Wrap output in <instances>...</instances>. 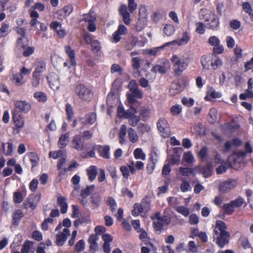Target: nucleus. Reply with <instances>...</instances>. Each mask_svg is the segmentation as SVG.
Returning <instances> with one entry per match:
<instances>
[{"label":"nucleus","mask_w":253,"mask_h":253,"mask_svg":"<svg viewBox=\"0 0 253 253\" xmlns=\"http://www.w3.org/2000/svg\"><path fill=\"white\" fill-rule=\"evenodd\" d=\"M173 72L177 76H180L182 72L187 68L188 64L184 59L180 58L176 55H173L171 58Z\"/></svg>","instance_id":"nucleus-1"},{"label":"nucleus","mask_w":253,"mask_h":253,"mask_svg":"<svg viewBox=\"0 0 253 253\" xmlns=\"http://www.w3.org/2000/svg\"><path fill=\"white\" fill-rule=\"evenodd\" d=\"M76 94L82 100L89 101L93 97L92 91L84 85L78 84L75 88Z\"/></svg>","instance_id":"nucleus-2"},{"label":"nucleus","mask_w":253,"mask_h":253,"mask_svg":"<svg viewBox=\"0 0 253 253\" xmlns=\"http://www.w3.org/2000/svg\"><path fill=\"white\" fill-rule=\"evenodd\" d=\"M147 22V14L146 8L144 6H141L139 9V18L135 27L136 31H141L145 27Z\"/></svg>","instance_id":"nucleus-3"},{"label":"nucleus","mask_w":253,"mask_h":253,"mask_svg":"<svg viewBox=\"0 0 253 253\" xmlns=\"http://www.w3.org/2000/svg\"><path fill=\"white\" fill-rule=\"evenodd\" d=\"M213 238L216 240V244L221 248L229 243L230 234L229 232L220 233L217 231H213Z\"/></svg>","instance_id":"nucleus-4"},{"label":"nucleus","mask_w":253,"mask_h":253,"mask_svg":"<svg viewBox=\"0 0 253 253\" xmlns=\"http://www.w3.org/2000/svg\"><path fill=\"white\" fill-rule=\"evenodd\" d=\"M237 184V180L234 179H228L221 181L219 185V191L223 193H228L236 187Z\"/></svg>","instance_id":"nucleus-5"},{"label":"nucleus","mask_w":253,"mask_h":253,"mask_svg":"<svg viewBox=\"0 0 253 253\" xmlns=\"http://www.w3.org/2000/svg\"><path fill=\"white\" fill-rule=\"evenodd\" d=\"M15 109L13 111H18L20 113H27L31 109V105L29 102L24 100H15L13 103Z\"/></svg>","instance_id":"nucleus-6"},{"label":"nucleus","mask_w":253,"mask_h":253,"mask_svg":"<svg viewBox=\"0 0 253 253\" xmlns=\"http://www.w3.org/2000/svg\"><path fill=\"white\" fill-rule=\"evenodd\" d=\"M171 222V216L169 214L162 215L160 219L153 222V227L156 231H161L164 226L169 225Z\"/></svg>","instance_id":"nucleus-7"},{"label":"nucleus","mask_w":253,"mask_h":253,"mask_svg":"<svg viewBox=\"0 0 253 253\" xmlns=\"http://www.w3.org/2000/svg\"><path fill=\"white\" fill-rule=\"evenodd\" d=\"M205 21L207 22L208 28L212 30H215L219 24V19L211 12L206 15Z\"/></svg>","instance_id":"nucleus-8"},{"label":"nucleus","mask_w":253,"mask_h":253,"mask_svg":"<svg viewBox=\"0 0 253 253\" xmlns=\"http://www.w3.org/2000/svg\"><path fill=\"white\" fill-rule=\"evenodd\" d=\"M157 127L164 137H168L170 135L169 125L165 119L161 118L158 120Z\"/></svg>","instance_id":"nucleus-9"},{"label":"nucleus","mask_w":253,"mask_h":253,"mask_svg":"<svg viewBox=\"0 0 253 253\" xmlns=\"http://www.w3.org/2000/svg\"><path fill=\"white\" fill-rule=\"evenodd\" d=\"M70 235V231L68 228H64L63 231H59L56 235V244L58 246H62Z\"/></svg>","instance_id":"nucleus-10"},{"label":"nucleus","mask_w":253,"mask_h":253,"mask_svg":"<svg viewBox=\"0 0 253 253\" xmlns=\"http://www.w3.org/2000/svg\"><path fill=\"white\" fill-rule=\"evenodd\" d=\"M50 87L53 90H58L60 87V80L59 76L54 73H51L47 77Z\"/></svg>","instance_id":"nucleus-11"},{"label":"nucleus","mask_w":253,"mask_h":253,"mask_svg":"<svg viewBox=\"0 0 253 253\" xmlns=\"http://www.w3.org/2000/svg\"><path fill=\"white\" fill-rule=\"evenodd\" d=\"M64 50L68 56V62L71 66H76V53L75 50L70 45H66Z\"/></svg>","instance_id":"nucleus-12"},{"label":"nucleus","mask_w":253,"mask_h":253,"mask_svg":"<svg viewBox=\"0 0 253 253\" xmlns=\"http://www.w3.org/2000/svg\"><path fill=\"white\" fill-rule=\"evenodd\" d=\"M12 118L16 126L19 129L22 128L24 125V119L18 111H12Z\"/></svg>","instance_id":"nucleus-13"},{"label":"nucleus","mask_w":253,"mask_h":253,"mask_svg":"<svg viewBox=\"0 0 253 253\" xmlns=\"http://www.w3.org/2000/svg\"><path fill=\"white\" fill-rule=\"evenodd\" d=\"M119 11L120 14L122 16L124 22L126 25H129L131 19L129 13L127 11V6L125 4H122L119 7Z\"/></svg>","instance_id":"nucleus-14"},{"label":"nucleus","mask_w":253,"mask_h":253,"mask_svg":"<svg viewBox=\"0 0 253 253\" xmlns=\"http://www.w3.org/2000/svg\"><path fill=\"white\" fill-rule=\"evenodd\" d=\"M95 150L102 158L106 159H109L110 158L109 154L110 146L109 145H97L95 147Z\"/></svg>","instance_id":"nucleus-15"},{"label":"nucleus","mask_w":253,"mask_h":253,"mask_svg":"<svg viewBox=\"0 0 253 253\" xmlns=\"http://www.w3.org/2000/svg\"><path fill=\"white\" fill-rule=\"evenodd\" d=\"M127 28L123 25H120L116 31L113 35V40L114 42H118L121 40V36L125 35Z\"/></svg>","instance_id":"nucleus-16"},{"label":"nucleus","mask_w":253,"mask_h":253,"mask_svg":"<svg viewBox=\"0 0 253 253\" xmlns=\"http://www.w3.org/2000/svg\"><path fill=\"white\" fill-rule=\"evenodd\" d=\"M169 68V63L168 60H166L163 65H156L151 69V71L154 73L159 72L161 74H165Z\"/></svg>","instance_id":"nucleus-17"},{"label":"nucleus","mask_w":253,"mask_h":253,"mask_svg":"<svg viewBox=\"0 0 253 253\" xmlns=\"http://www.w3.org/2000/svg\"><path fill=\"white\" fill-rule=\"evenodd\" d=\"M46 69V64L43 61H38L35 63V71L33 73L41 75Z\"/></svg>","instance_id":"nucleus-18"},{"label":"nucleus","mask_w":253,"mask_h":253,"mask_svg":"<svg viewBox=\"0 0 253 253\" xmlns=\"http://www.w3.org/2000/svg\"><path fill=\"white\" fill-rule=\"evenodd\" d=\"M73 147L78 151H82L84 148V142L79 135H76L72 140Z\"/></svg>","instance_id":"nucleus-19"},{"label":"nucleus","mask_w":253,"mask_h":253,"mask_svg":"<svg viewBox=\"0 0 253 253\" xmlns=\"http://www.w3.org/2000/svg\"><path fill=\"white\" fill-rule=\"evenodd\" d=\"M57 204L61 207V212L62 214L65 213L68 209V204L66 202V198L62 196L58 197L57 198Z\"/></svg>","instance_id":"nucleus-20"},{"label":"nucleus","mask_w":253,"mask_h":253,"mask_svg":"<svg viewBox=\"0 0 253 253\" xmlns=\"http://www.w3.org/2000/svg\"><path fill=\"white\" fill-rule=\"evenodd\" d=\"M23 216L24 214L21 210H17L15 211L12 213V224L13 225H17L19 221Z\"/></svg>","instance_id":"nucleus-21"},{"label":"nucleus","mask_w":253,"mask_h":253,"mask_svg":"<svg viewBox=\"0 0 253 253\" xmlns=\"http://www.w3.org/2000/svg\"><path fill=\"white\" fill-rule=\"evenodd\" d=\"M102 200V197L99 193H95L90 197V202L93 208L99 207Z\"/></svg>","instance_id":"nucleus-22"},{"label":"nucleus","mask_w":253,"mask_h":253,"mask_svg":"<svg viewBox=\"0 0 253 253\" xmlns=\"http://www.w3.org/2000/svg\"><path fill=\"white\" fill-rule=\"evenodd\" d=\"M69 142V135L68 133H65L59 137L58 145L60 148L65 147Z\"/></svg>","instance_id":"nucleus-23"},{"label":"nucleus","mask_w":253,"mask_h":253,"mask_svg":"<svg viewBox=\"0 0 253 253\" xmlns=\"http://www.w3.org/2000/svg\"><path fill=\"white\" fill-rule=\"evenodd\" d=\"M227 227L226 224L222 220H218L216 221L214 231H217L218 233H223L228 232L226 231Z\"/></svg>","instance_id":"nucleus-24"},{"label":"nucleus","mask_w":253,"mask_h":253,"mask_svg":"<svg viewBox=\"0 0 253 253\" xmlns=\"http://www.w3.org/2000/svg\"><path fill=\"white\" fill-rule=\"evenodd\" d=\"M86 171L89 180L90 181L94 180L97 173L96 167L91 166L87 169Z\"/></svg>","instance_id":"nucleus-25"},{"label":"nucleus","mask_w":253,"mask_h":253,"mask_svg":"<svg viewBox=\"0 0 253 253\" xmlns=\"http://www.w3.org/2000/svg\"><path fill=\"white\" fill-rule=\"evenodd\" d=\"M127 132V127L125 125H121L119 133L120 143L123 144L126 142V136Z\"/></svg>","instance_id":"nucleus-26"},{"label":"nucleus","mask_w":253,"mask_h":253,"mask_svg":"<svg viewBox=\"0 0 253 253\" xmlns=\"http://www.w3.org/2000/svg\"><path fill=\"white\" fill-rule=\"evenodd\" d=\"M165 45H162L159 47H154L150 49H147L145 52L150 56H157L159 55L161 51L164 49Z\"/></svg>","instance_id":"nucleus-27"},{"label":"nucleus","mask_w":253,"mask_h":253,"mask_svg":"<svg viewBox=\"0 0 253 253\" xmlns=\"http://www.w3.org/2000/svg\"><path fill=\"white\" fill-rule=\"evenodd\" d=\"M23 76L19 73L13 74L12 81L13 83L17 86H21L24 84V82L23 80Z\"/></svg>","instance_id":"nucleus-28"},{"label":"nucleus","mask_w":253,"mask_h":253,"mask_svg":"<svg viewBox=\"0 0 253 253\" xmlns=\"http://www.w3.org/2000/svg\"><path fill=\"white\" fill-rule=\"evenodd\" d=\"M106 204L109 206L112 212H115L117 208V204L115 200L112 197H108L106 201Z\"/></svg>","instance_id":"nucleus-29"},{"label":"nucleus","mask_w":253,"mask_h":253,"mask_svg":"<svg viewBox=\"0 0 253 253\" xmlns=\"http://www.w3.org/2000/svg\"><path fill=\"white\" fill-rule=\"evenodd\" d=\"M211 62V57L210 56L203 55L201 58V63L204 69L209 70L210 69V62Z\"/></svg>","instance_id":"nucleus-30"},{"label":"nucleus","mask_w":253,"mask_h":253,"mask_svg":"<svg viewBox=\"0 0 253 253\" xmlns=\"http://www.w3.org/2000/svg\"><path fill=\"white\" fill-rule=\"evenodd\" d=\"M128 136L129 140L132 143H135L138 141V136L134 129L129 127L127 129Z\"/></svg>","instance_id":"nucleus-31"},{"label":"nucleus","mask_w":253,"mask_h":253,"mask_svg":"<svg viewBox=\"0 0 253 253\" xmlns=\"http://www.w3.org/2000/svg\"><path fill=\"white\" fill-rule=\"evenodd\" d=\"M199 171L205 177H209L211 175V169L209 165L201 168Z\"/></svg>","instance_id":"nucleus-32"},{"label":"nucleus","mask_w":253,"mask_h":253,"mask_svg":"<svg viewBox=\"0 0 253 253\" xmlns=\"http://www.w3.org/2000/svg\"><path fill=\"white\" fill-rule=\"evenodd\" d=\"M150 112L149 109L143 107L141 110L139 117L142 121H145L149 117Z\"/></svg>","instance_id":"nucleus-33"},{"label":"nucleus","mask_w":253,"mask_h":253,"mask_svg":"<svg viewBox=\"0 0 253 253\" xmlns=\"http://www.w3.org/2000/svg\"><path fill=\"white\" fill-rule=\"evenodd\" d=\"M209 121L211 124H213L217 119V111L215 108H211L209 113Z\"/></svg>","instance_id":"nucleus-34"},{"label":"nucleus","mask_w":253,"mask_h":253,"mask_svg":"<svg viewBox=\"0 0 253 253\" xmlns=\"http://www.w3.org/2000/svg\"><path fill=\"white\" fill-rule=\"evenodd\" d=\"M9 25L5 23H2L1 27L0 28V38L6 36L9 34Z\"/></svg>","instance_id":"nucleus-35"},{"label":"nucleus","mask_w":253,"mask_h":253,"mask_svg":"<svg viewBox=\"0 0 253 253\" xmlns=\"http://www.w3.org/2000/svg\"><path fill=\"white\" fill-rule=\"evenodd\" d=\"M181 90V86L176 83H173L171 85L169 92L171 95H174L179 93Z\"/></svg>","instance_id":"nucleus-36"},{"label":"nucleus","mask_w":253,"mask_h":253,"mask_svg":"<svg viewBox=\"0 0 253 253\" xmlns=\"http://www.w3.org/2000/svg\"><path fill=\"white\" fill-rule=\"evenodd\" d=\"M175 30V27L172 24H167L164 27V32L167 36L172 35Z\"/></svg>","instance_id":"nucleus-37"},{"label":"nucleus","mask_w":253,"mask_h":253,"mask_svg":"<svg viewBox=\"0 0 253 253\" xmlns=\"http://www.w3.org/2000/svg\"><path fill=\"white\" fill-rule=\"evenodd\" d=\"M222 60L218 57H215L214 59H211V66L213 69L215 70L222 65Z\"/></svg>","instance_id":"nucleus-38"},{"label":"nucleus","mask_w":253,"mask_h":253,"mask_svg":"<svg viewBox=\"0 0 253 253\" xmlns=\"http://www.w3.org/2000/svg\"><path fill=\"white\" fill-rule=\"evenodd\" d=\"M94 189V185L87 186L85 189H82L81 193V196L82 198H86L88 197L90 192Z\"/></svg>","instance_id":"nucleus-39"},{"label":"nucleus","mask_w":253,"mask_h":253,"mask_svg":"<svg viewBox=\"0 0 253 253\" xmlns=\"http://www.w3.org/2000/svg\"><path fill=\"white\" fill-rule=\"evenodd\" d=\"M29 157L30 162L32 164V168H34L38 165L39 162V158L37 154L35 153L31 152L29 154Z\"/></svg>","instance_id":"nucleus-40"},{"label":"nucleus","mask_w":253,"mask_h":253,"mask_svg":"<svg viewBox=\"0 0 253 253\" xmlns=\"http://www.w3.org/2000/svg\"><path fill=\"white\" fill-rule=\"evenodd\" d=\"M133 155L136 159L145 160L146 159V155L141 148H136L133 152Z\"/></svg>","instance_id":"nucleus-41"},{"label":"nucleus","mask_w":253,"mask_h":253,"mask_svg":"<svg viewBox=\"0 0 253 253\" xmlns=\"http://www.w3.org/2000/svg\"><path fill=\"white\" fill-rule=\"evenodd\" d=\"M222 209L224 210V213L228 215L232 214L234 211V208L231 202L224 204L222 207Z\"/></svg>","instance_id":"nucleus-42"},{"label":"nucleus","mask_w":253,"mask_h":253,"mask_svg":"<svg viewBox=\"0 0 253 253\" xmlns=\"http://www.w3.org/2000/svg\"><path fill=\"white\" fill-rule=\"evenodd\" d=\"M6 144L7 145L6 149L5 147V144L3 143H2V147L3 148V153L6 155H10L11 154L13 151V144L9 142H8Z\"/></svg>","instance_id":"nucleus-43"},{"label":"nucleus","mask_w":253,"mask_h":253,"mask_svg":"<svg viewBox=\"0 0 253 253\" xmlns=\"http://www.w3.org/2000/svg\"><path fill=\"white\" fill-rule=\"evenodd\" d=\"M37 204L35 203L33 199L31 198H29L23 203V206L26 209L31 208L32 209L34 210L37 207Z\"/></svg>","instance_id":"nucleus-44"},{"label":"nucleus","mask_w":253,"mask_h":253,"mask_svg":"<svg viewBox=\"0 0 253 253\" xmlns=\"http://www.w3.org/2000/svg\"><path fill=\"white\" fill-rule=\"evenodd\" d=\"M143 211L142 206L139 204L136 203L133 206V209L132 211V214L133 216H136L141 213Z\"/></svg>","instance_id":"nucleus-45"},{"label":"nucleus","mask_w":253,"mask_h":253,"mask_svg":"<svg viewBox=\"0 0 253 253\" xmlns=\"http://www.w3.org/2000/svg\"><path fill=\"white\" fill-rule=\"evenodd\" d=\"M28 45V41L26 38H19L17 40V47L19 48L24 49Z\"/></svg>","instance_id":"nucleus-46"},{"label":"nucleus","mask_w":253,"mask_h":253,"mask_svg":"<svg viewBox=\"0 0 253 253\" xmlns=\"http://www.w3.org/2000/svg\"><path fill=\"white\" fill-rule=\"evenodd\" d=\"M91 46L92 48V50L94 52H97L99 51L101 48V46L100 42L94 40L91 42Z\"/></svg>","instance_id":"nucleus-47"},{"label":"nucleus","mask_w":253,"mask_h":253,"mask_svg":"<svg viewBox=\"0 0 253 253\" xmlns=\"http://www.w3.org/2000/svg\"><path fill=\"white\" fill-rule=\"evenodd\" d=\"M176 211L179 213L181 214L184 216H187L190 213L189 209L182 206L177 207Z\"/></svg>","instance_id":"nucleus-48"},{"label":"nucleus","mask_w":253,"mask_h":253,"mask_svg":"<svg viewBox=\"0 0 253 253\" xmlns=\"http://www.w3.org/2000/svg\"><path fill=\"white\" fill-rule=\"evenodd\" d=\"M64 152L62 150L50 151L49 153V157L53 159H57L64 155Z\"/></svg>","instance_id":"nucleus-49"},{"label":"nucleus","mask_w":253,"mask_h":253,"mask_svg":"<svg viewBox=\"0 0 253 253\" xmlns=\"http://www.w3.org/2000/svg\"><path fill=\"white\" fill-rule=\"evenodd\" d=\"M141 59L138 57H133L131 59V65L134 70H138L140 67Z\"/></svg>","instance_id":"nucleus-50"},{"label":"nucleus","mask_w":253,"mask_h":253,"mask_svg":"<svg viewBox=\"0 0 253 253\" xmlns=\"http://www.w3.org/2000/svg\"><path fill=\"white\" fill-rule=\"evenodd\" d=\"M183 159L184 162L188 164L192 163L194 160V158L191 152L184 153Z\"/></svg>","instance_id":"nucleus-51"},{"label":"nucleus","mask_w":253,"mask_h":253,"mask_svg":"<svg viewBox=\"0 0 253 253\" xmlns=\"http://www.w3.org/2000/svg\"><path fill=\"white\" fill-rule=\"evenodd\" d=\"M137 39L136 38H132L130 39L126 45V50L129 51L131 50L136 44Z\"/></svg>","instance_id":"nucleus-52"},{"label":"nucleus","mask_w":253,"mask_h":253,"mask_svg":"<svg viewBox=\"0 0 253 253\" xmlns=\"http://www.w3.org/2000/svg\"><path fill=\"white\" fill-rule=\"evenodd\" d=\"M253 91L252 88H248L244 93H242L240 95L239 98L241 100H245L247 98H251V95L252 94Z\"/></svg>","instance_id":"nucleus-53"},{"label":"nucleus","mask_w":253,"mask_h":253,"mask_svg":"<svg viewBox=\"0 0 253 253\" xmlns=\"http://www.w3.org/2000/svg\"><path fill=\"white\" fill-rule=\"evenodd\" d=\"M179 171L183 176H189L193 173V169L189 168L180 167Z\"/></svg>","instance_id":"nucleus-54"},{"label":"nucleus","mask_w":253,"mask_h":253,"mask_svg":"<svg viewBox=\"0 0 253 253\" xmlns=\"http://www.w3.org/2000/svg\"><path fill=\"white\" fill-rule=\"evenodd\" d=\"M190 37L188 33L186 32L182 34V37L179 39L180 44L181 45H185L187 44L190 41Z\"/></svg>","instance_id":"nucleus-55"},{"label":"nucleus","mask_w":253,"mask_h":253,"mask_svg":"<svg viewBox=\"0 0 253 253\" xmlns=\"http://www.w3.org/2000/svg\"><path fill=\"white\" fill-rule=\"evenodd\" d=\"M41 76V75H39L33 73L32 78V84L34 87H36L39 86L40 84Z\"/></svg>","instance_id":"nucleus-56"},{"label":"nucleus","mask_w":253,"mask_h":253,"mask_svg":"<svg viewBox=\"0 0 253 253\" xmlns=\"http://www.w3.org/2000/svg\"><path fill=\"white\" fill-rule=\"evenodd\" d=\"M170 112L172 115H178L182 111V107L180 105H175L170 108Z\"/></svg>","instance_id":"nucleus-57"},{"label":"nucleus","mask_w":253,"mask_h":253,"mask_svg":"<svg viewBox=\"0 0 253 253\" xmlns=\"http://www.w3.org/2000/svg\"><path fill=\"white\" fill-rule=\"evenodd\" d=\"M128 119L129 125L131 126H135L140 120L139 116L135 115Z\"/></svg>","instance_id":"nucleus-58"},{"label":"nucleus","mask_w":253,"mask_h":253,"mask_svg":"<svg viewBox=\"0 0 253 253\" xmlns=\"http://www.w3.org/2000/svg\"><path fill=\"white\" fill-rule=\"evenodd\" d=\"M34 96L39 101L44 102L47 99L46 95L42 92H35Z\"/></svg>","instance_id":"nucleus-59"},{"label":"nucleus","mask_w":253,"mask_h":253,"mask_svg":"<svg viewBox=\"0 0 253 253\" xmlns=\"http://www.w3.org/2000/svg\"><path fill=\"white\" fill-rule=\"evenodd\" d=\"M191 189L189 183L185 179H183L180 185V189L182 192H186Z\"/></svg>","instance_id":"nucleus-60"},{"label":"nucleus","mask_w":253,"mask_h":253,"mask_svg":"<svg viewBox=\"0 0 253 253\" xmlns=\"http://www.w3.org/2000/svg\"><path fill=\"white\" fill-rule=\"evenodd\" d=\"M53 220L51 218H47L44 220L42 224L41 228L43 231H46L48 228V224L52 223Z\"/></svg>","instance_id":"nucleus-61"},{"label":"nucleus","mask_w":253,"mask_h":253,"mask_svg":"<svg viewBox=\"0 0 253 253\" xmlns=\"http://www.w3.org/2000/svg\"><path fill=\"white\" fill-rule=\"evenodd\" d=\"M136 109L133 107H130L129 109L125 111L124 118L128 119L136 114Z\"/></svg>","instance_id":"nucleus-62"},{"label":"nucleus","mask_w":253,"mask_h":253,"mask_svg":"<svg viewBox=\"0 0 253 253\" xmlns=\"http://www.w3.org/2000/svg\"><path fill=\"white\" fill-rule=\"evenodd\" d=\"M32 242L29 241H26L24 242L22 246V248L21 251V253H28L31 248Z\"/></svg>","instance_id":"nucleus-63"},{"label":"nucleus","mask_w":253,"mask_h":253,"mask_svg":"<svg viewBox=\"0 0 253 253\" xmlns=\"http://www.w3.org/2000/svg\"><path fill=\"white\" fill-rule=\"evenodd\" d=\"M137 4L135 0H128V8L130 13H132L137 8Z\"/></svg>","instance_id":"nucleus-64"}]
</instances>
